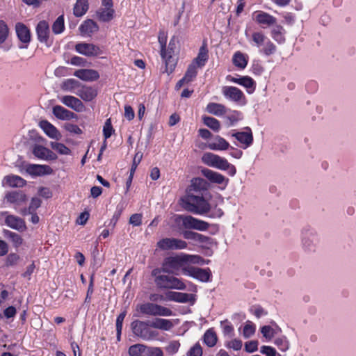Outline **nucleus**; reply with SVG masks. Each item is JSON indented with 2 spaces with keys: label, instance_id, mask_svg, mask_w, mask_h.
Returning a JSON list of instances; mask_svg holds the SVG:
<instances>
[{
  "label": "nucleus",
  "instance_id": "13d9d810",
  "mask_svg": "<svg viewBox=\"0 0 356 356\" xmlns=\"http://www.w3.org/2000/svg\"><path fill=\"white\" fill-rule=\"evenodd\" d=\"M64 27V17L63 15H60L54 22L52 31L55 34H60L63 31Z\"/></svg>",
  "mask_w": 356,
  "mask_h": 356
},
{
  "label": "nucleus",
  "instance_id": "9b49d317",
  "mask_svg": "<svg viewBox=\"0 0 356 356\" xmlns=\"http://www.w3.org/2000/svg\"><path fill=\"white\" fill-rule=\"evenodd\" d=\"M141 314L149 316H171L170 309L153 302H146L138 306L137 309Z\"/></svg>",
  "mask_w": 356,
  "mask_h": 356
},
{
  "label": "nucleus",
  "instance_id": "72a5a7b5",
  "mask_svg": "<svg viewBox=\"0 0 356 356\" xmlns=\"http://www.w3.org/2000/svg\"><path fill=\"white\" fill-rule=\"evenodd\" d=\"M149 325L153 328L161 330L163 331H169L174 326L171 320L159 318H154L149 323Z\"/></svg>",
  "mask_w": 356,
  "mask_h": 356
},
{
  "label": "nucleus",
  "instance_id": "39448f33",
  "mask_svg": "<svg viewBox=\"0 0 356 356\" xmlns=\"http://www.w3.org/2000/svg\"><path fill=\"white\" fill-rule=\"evenodd\" d=\"M167 38L164 33H159V42L161 44V56L162 58L163 61L165 63V72L168 74H170L173 72L177 65V59L173 56V50L171 47L172 42L170 41L169 43L168 48H165Z\"/></svg>",
  "mask_w": 356,
  "mask_h": 356
},
{
  "label": "nucleus",
  "instance_id": "aec40b11",
  "mask_svg": "<svg viewBox=\"0 0 356 356\" xmlns=\"http://www.w3.org/2000/svg\"><path fill=\"white\" fill-rule=\"evenodd\" d=\"M60 102L66 106L73 109L76 112H83L85 111V106L79 98L72 95H65L60 97Z\"/></svg>",
  "mask_w": 356,
  "mask_h": 356
},
{
  "label": "nucleus",
  "instance_id": "5fc2aeb1",
  "mask_svg": "<svg viewBox=\"0 0 356 356\" xmlns=\"http://www.w3.org/2000/svg\"><path fill=\"white\" fill-rule=\"evenodd\" d=\"M242 86L246 89L248 93L252 94L255 90L256 83L251 77L248 76H243Z\"/></svg>",
  "mask_w": 356,
  "mask_h": 356
},
{
  "label": "nucleus",
  "instance_id": "4468645a",
  "mask_svg": "<svg viewBox=\"0 0 356 356\" xmlns=\"http://www.w3.org/2000/svg\"><path fill=\"white\" fill-rule=\"evenodd\" d=\"M4 200L8 204L13 205L15 210H17L18 207L27 202L28 197L22 191H12L5 194Z\"/></svg>",
  "mask_w": 356,
  "mask_h": 356
},
{
  "label": "nucleus",
  "instance_id": "2f4dec72",
  "mask_svg": "<svg viewBox=\"0 0 356 356\" xmlns=\"http://www.w3.org/2000/svg\"><path fill=\"white\" fill-rule=\"evenodd\" d=\"M98 30V25L92 19L84 21L79 26V31L83 36H90L92 33L97 32Z\"/></svg>",
  "mask_w": 356,
  "mask_h": 356
},
{
  "label": "nucleus",
  "instance_id": "20e7f679",
  "mask_svg": "<svg viewBox=\"0 0 356 356\" xmlns=\"http://www.w3.org/2000/svg\"><path fill=\"white\" fill-rule=\"evenodd\" d=\"M183 254L180 253L165 258L162 264L161 271L176 275L181 273L184 275V269L187 268L188 265L185 264Z\"/></svg>",
  "mask_w": 356,
  "mask_h": 356
},
{
  "label": "nucleus",
  "instance_id": "4d7b16f0",
  "mask_svg": "<svg viewBox=\"0 0 356 356\" xmlns=\"http://www.w3.org/2000/svg\"><path fill=\"white\" fill-rule=\"evenodd\" d=\"M260 330L263 337L268 341L271 340L275 334H277L276 330L270 325H264L261 327Z\"/></svg>",
  "mask_w": 356,
  "mask_h": 356
},
{
  "label": "nucleus",
  "instance_id": "473e14b6",
  "mask_svg": "<svg viewBox=\"0 0 356 356\" xmlns=\"http://www.w3.org/2000/svg\"><path fill=\"white\" fill-rule=\"evenodd\" d=\"M209 59V51L206 44H203L199 49L197 57L193 60L191 64L197 67H202L205 65Z\"/></svg>",
  "mask_w": 356,
  "mask_h": 356
},
{
  "label": "nucleus",
  "instance_id": "c85d7f7f",
  "mask_svg": "<svg viewBox=\"0 0 356 356\" xmlns=\"http://www.w3.org/2000/svg\"><path fill=\"white\" fill-rule=\"evenodd\" d=\"M33 153L36 157L44 160H54L56 159V156L53 152L42 145H35L33 147Z\"/></svg>",
  "mask_w": 356,
  "mask_h": 356
},
{
  "label": "nucleus",
  "instance_id": "f704fd0d",
  "mask_svg": "<svg viewBox=\"0 0 356 356\" xmlns=\"http://www.w3.org/2000/svg\"><path fill=\"white\" fill-rule=\"evenodd\" d=\"M182 235L185 239L192 240L201 244L208 243L209 241L210 240L208 236L189 230L184 231L182 232Z\"/></svg>",
  "mask_w": 356,
  "mask_h": 356
},
{
  "label": "nucleus",
  "instance_id": "e433bc0d",
  "mask_svg": "<svg viewBox=\"0 0 356 356\" xmlns=\"http://www.w3.org/2000/svg\"><path fill=\"white\" fill-rule=\"evenodd\" d=\"M248 61V56L241 51L234 53L232 57L233 64L238 68L244 69L246 67Z\"/></svg>",
  "mask_w": 356,
  "mask_h": 356
},
{
  "label": "nucleus",
  "instance_id": "7c9ffc66",
  "mask_svg": "<svg viewBox=\"0 0 356 356\" xmlns=\"http://www.w3.org/2000/svg\"><path fill=\"white\" fill-rule=\"evenodd\" d=\"M52 112L56 118L62 120H70L76 117L73 112L59 105L54 106Z\"/></svg>",
  "mask_w": 356,
  "mask_h": 356
},
{
  "label": "nucleus",
  "instance_id": "7ed1b4c3",
  "mask_svg": "<svg viewBox=\"0 0 356 356\" xmlns=\"http://www.w3.org/2000/svg\"><path fill=\"white\" fill-rule=\"evenodd\" d=\"M301 248L307 254L316 252L320 243V236L312 228H305L301 231Z\"/></svg>",
  "mask_w": 356,
  "mask_h": 356
},
{
  "label": "nucleus",
  "instance_id": "49530a36",
  "mask_svg": "<svg viewBox=\"0 0 356 356\" xmlns=\"http://www.w3.org/2000/svg\"><path fill=\"white\" fill-rule=\"evenodd\" d=\"M183 257L184 258L186 265L192 266L191 264H204V259L199 255L184 253Z\"/></svg>",
  "mask_w": 356,
  "mask_h": 356
},
{
  "label": "nucleus",
  "instance_id": "e2e57ef3",
  "mask_svg": "<svg viewBox=\"0 0 356 356\" xmlns=\"http://www.w3.org/2000/svg\"><path fill=\"white\" fill-rule=\"evenodd\" d=\"M242 346V341L238 339H234L225 343V346L227 348L233 349L234 350H241Z\"/></svg>",
  "mask_w": 356,
  "mask_h": 356
},
{
  "label": "nucleus",
  "instance_id": "393cba45",
  "mask_svg": "<svg viewBox=\"0 0 356 356\" xmlns=\"http://www.w3.org/2000/svg\"><path fill=\"white\" fill-rule=\"evenodd\" d=\"M36 34L38 40L42 43H47L50 35L49 26L47 22L42 20L37 24Z\"/></svg>",
  "mask_w": 356,
  "mask_h": 356
},
{
  "label": "nucleus",
  "instance_id": "864d4df0",
  "mask_svg": "<svg viewBox=\"0 0 356 356\" xmlns=\"http://www.w3.org/2000/svg\"><path fill=\"white\" fill-rule=\"evenodd\" d=\"M50 146L54 150L56 151L60 154L69 155L71 153V150L63 143L51 142Z\"/></svg>",
  "mask_w": 356,
  "mask_h": 356
},
{
  "label": "nucleus",
  "instance_id": "774afa93",
  "mask_svg": "<svg viewBox=\"0 0 356 356\" xmlns=\"http://www.w3.org/2000/svg\"><path fill=\"white\" fill-rule=\"evenodd\" d=\"M20 257L16 253H10L6 259V265L7 266H13L17 264Z\"/></svg>",
  "mask_w": 356,
  "mask_h": 356
},
{
  "label": "nucleus",
  "instance_id": "8fccbe9b",
  "mask_svg": "<svg viewBox=\"0 0 356 356\" xmlns=\"http://www.w3.org/2000/svg\"><path fill=\"white\" fill-rule=\"evenodd\" d=\"M277 47L269 39H267L259 51L266 56L273 54L276 51Z\"/></svg>",
  "mask_w": 356,
  "mask_h": 356
},
{
  "label": "nucleus",
  "instance_id": "de8ad7c7",
  "mask_svg": "<svg viewBox=\"0 0 356 356\" xmlns=\"http://www.w3.org/2000/svg\"><path fill=\"white\" fill-rule=\"evenodd\" d=\"M267 39L266 35L260 31L254 32L252 34V40L254 45L259 49L262 47Z\"/></svg>",
  "mask_w": 356,
  "mask_h": 356
},
{
  "label": "nucleus",
  "instance_id": "f03ea898",
  "mask_svg": "<svg viewBox=\"0 0 356 356\" xmlns=\"http://www.w3.org/2000/svg\"><path fill=\"white\" fill-rule=\"evenodd\" d=\"M201 159L203 163L209 167L220 170H227L231 176H234L236 172L234 165L229 163L226 159L213 153L205 152L202 154Z\"/></svg>",
  "mask_w": 356,
  "mask_h": 356
},
{
  "label": "nucleus",
  "instance_id": "9d476101",
  "mask_svg": "<svg viewBox=\"0 0 356 356\" xmlns=\"http://www.w3.org/2000/svg\"><path fill=\"white\" fill-rule=\"evenodd\" d=\"M0 224L20 232L26 229L25 220L17 216L10 214L8 211H0Z\"/></svg>",
  "mask_w": 356,
  "mask_h": 356
},
{
  "label": "nucleus",
  "instance_id": "a19ab883",
  "mask_svg": "<svg viewBox=\"0 0 356 356\" xmlns=\"http://www.w3.org/2000/svg\"><path fill=\"white\" fill-rule=\"evenodd\" d=\"M206 109L208 113L216 116H222L226 113L225 106L218 103H209Z\"/></svg>",
  "mask_w": 356,
  "mask_h": 356
},
{
  "label": "nucleus",
  "instance_id": "4c0bfd02",
  "mask_svg": "<svg viewBox=\"0 0 356 356\" xmlns=\"http://www.w3.org/2000/svg\"><path fill=\"white\" fill-rule=\"evenodd\" d=\"M41 200L36 197H32L29 203V207L22 208L18 212L22 216L29 215V213L35 212L36 210L41 206Z\"/></svg>",
  "mask_w": 356,
  "mask_h": 356
},
{
  "label": "nucleus",
  "instance_id": "3c124183",
  "mask_svg": "<svg viewBox=\"0 0 356 356\" xmlns=\"http://www.w3.org/2000/svg\"><path fill=\"white\" fill-rule=\"evenodd\" d=\"M274 344L282 352L288 350L290 346L289 341L285 336L277 337L274 340Z\"/></svg>",
  "mask_w": 356,
  "mask_h": 356
},
{
  "label": "nucleus",
  "instance_id": "09e8293b",
  "mask_svg": "<svg viewBox=\"0 0 356 356\" xmlns=\"http://www.w3.org/2000/svg\"><path fill=\"white\" fill-rule=\"evenodd\" d=\"M203 122L214 131L218 132L220 129V122L214 118L205 116L203 118Z\"/></svg>",
  "mask_w": 356,
  "mask_h": 356
},
{
  "label": "nucleus",
  "instance_id": "f3484780",
  "mask_svg": "<svg viewBox=\"0 0 356 356\" xmlns=\"http://www.w3.org/2000/svg\"><path fill=\"white\" fill-rule=\"evenodd\" d=\"M75 50L86 56H97L102 54L101 48L92 43L80 42L76 44Z\"/></svg>",
  "mask_w": 356,
  "mask_h": 356
},
{
  "label": "nucleus",
  "instance_id": "ddd939ff",
  "mask_svg": "<svg viewBox=\"0 0 356 356\" xmlns=\"http://www.w3.org/2000/svg\"><path fill=\"white\" fill-rule=\"evenodd\" d=\"M223 96L228 100L239 105L246 104V98L242 90L234 86H223L222 88Z\"/></svg>",
  "mask_w": 356,
  "mask_h": 356
},
{
  "label": "nucleus",
  "instance_id": "6e6d98bb",
  "mask_svg": "<svg viewBox=\"0 0 356 356\" xmlns=\"http://www.w3.org/2000/svg\"><path fill=\"white\" fill-rule=\"evenodd\" d=\"M255 330V325L252 322L248 321L245 323L243 329V336L244 337V338L248 339L254 334Z\"/></svg>",
  "mask_w": 356,
  "mask_h": 356
},
{
  "label": "nucleus",
  "instance_id": "a18cd8bd",
  "mask_svg": "<svg viewBox=\"0 0 356 356\" xmlns=\"http://www.w3.org/2000/svg\"><path fill=\"white\" fill-rule=\"evenodd\" d=\"M81 83L76 79H69L65 80L62 84V88L67 91L75 92V90H79Z\"/></svg>",
  "mask_w": 356,
  "mask_h": 356
},
{
  "label": "nucleus",
  "instance_id": "58836bf2",
  "mask_svg": "<svg viewBox=\"0 0 356 356\" xmlns=\"http://www.w3.org/2000/svg\"><path fill=\"white\" fill-rule=\"evenodd\" d=\"M284 33L285 31L281 25H275L270 31L271 37L279 44L285 42Z\"/></svg>",
  "mask_w": 356,
  "mask_h": 356
},
{
  "label": "nucleus",
  "instance_id": "bb28decb",
  "mask_svg": "<svg viewBox=\"0 0 356 356\" xmlns=\"http://www.w3.org/2000/svg\"><path fill=\"white\" fill-rule=\"evenodd\" d=\"M26 171L29 174L35 176L51 175L53 173L52 168L47 165H29L26 168Z\"/></svg>",
  "mask_w": 356,
  "mask_h": 356
},
{
  "label": "nucleus",
  "instance_id": "f8f14e48",
  "mask_svg": "<svg viewBox=\"0 0 356 356\" xmlns=\"http://www.w3.org/2000/svg\"><path fill=\"white\" fill-rule=\"evenodd\" d=\"M184 275L193 277L202 282H208L211 277V271L209 268H200L188 265L184 269Z\"/></svg>",
  "mask_w": 356,
  "mask_h": 356
},
{
  "label": "nucleus",
  "instance_id": "dca6fc26",
  "mask_svg": "<svg viewBox=\"0 0 356 356\" xmlns=\"http://www.w3.org/2000/svg\"><path fill=\"white\" fill-rule=\"evenodd\" d=\"M231 136L240 143V146L243 149H247L253 143L252 132L249 127H245L243 131H233Z\"/></svg>",
  "mask_w": 356,
  "mask_h": 356
},
{
  "label": "nucleus",
  "instance_id": "ea45409f",
  "mask_svg": "<svg viewBox=\"0 0 356 356\" xmlns=\"http://www.w3.org/2000/svg\"><path fill=\"white\" fill-rule=\"evenodd\" d=\"M88 0H76L73 8L74 15L76 17H81L86 14L88 10Z\"/></svg>",
  "mask_w": 356,
  "mask_h": 356
},
{
  "label": "nucleus",
  "instance_id": "a211bd4d",
  "mask_svg": "<svg viewBox=\"0 0 356 356\" xmlns=\"http://www.w3.org/2000/svg\"><path fill=\"white\" fill-rule=\"evenodd\" d=\"M252 19L261 26H270L277 22V19L275 17L261 10L254 12Z\"/></svg>",
  "mask_w": 356,
  "mask_h": 356
},
{
  "label": "nucleus",
  "instance_id": "0eeeda50",
  "mask_svg": "<svg viewBox=\"0 0 356 356\" xmlns=\"http://www.w3.org/2000/svg\"><path fill=\"white\" fill-rule=\"evenodd\" d=\"M149 323L145 321L136 320L131 324L133 333L145 341H150L154 339L159 335V333L151 330Z\"/></svg>",
  "mask_w": 356,
  "mask_h": 356
},
{
  "label": "nucleus",
  "instance_id": "1a4fd4ad",
  "mask_svg": "<svg viewBox=\"0 0 356 356\" xmlns=\"http://www.w3.org/2000/svg\"><path fill=\"white\" fill-rule=\"evenodd\" d=\"M177 223H181L186 229H193L198 231H206L210 225L204 220L195 218L191 216L177 215L175 216Z\"/></svg>",
  "mask_w": 356,
  "mask_h": 356
},
{
  "label": "nucleus",
  "instance_id": "a878e982",
  "mask_svg": "<svg viewBox=\"0 0 356 356\" xmlns=\"http://www.w3.org/2000/svg\"><path fill=\"white\" fill-rule=\"evenodd\" d=\"M74 76L84 81H94L99 78V72L92 69H80L74 72Z\"/></svg>",
  "mask_w": 356,
  "mask_h": 356
},
{
  "label": "nucleus",
  "instance_id": "052dcab7",
  "mask_svg": "<svg viewBox=\"0 0 356 356\" xmlns=\"http://www.w3.org/2000/svg\"><path fill=\"white\" fill-rule=\"evenodd\" d=\"M143 157V154L140 152H137L135 154V156L134 158L133 164L131 165V170H130V176H129V180L131 181L132 177L134 176V174L136 171V169L138 166V165L140 163L141 159Z\"/></svg>",
  "mask_w": 356,
  "mask_h": 356
},
{
  "label": "nucleus",
  "instance_id": "79ce46f5",
  "mask_svg": "<svg viewBox=\"0 0 356 356\" xmlns=\"http://www.w3.org/2000/svg\"><path fill=\"white\" fill-rule=\"evenodd\" d=\"M147 346L143 343H136L129 348V356H146Z\"/></svg>",
  "mask_w": 356,
  "mask_h": 356
},
{
  "label": "nucleus",
  "instance_id": "37998d69",
  "mask_svg": "<svg viewBox=\"0 0 356 356\" xmlns=\"http://www.w3.org/2000/svg\"><path fill=\"white\" fill-rule=\"evenodd\" d=\"M217 335L213 329L207 330L203 336L204 343L209 347H213L217 343Z\"/></svg>",
  "mask_w": 356,
  "mask_h": 356
},
{
  "label": "nucleus",
  "instance_id": "c03bdc74",
  "mask_svg": "<svg viewBox=\"0 0 356 356\" xmlns=\"http://www.w3.org/2000/svg\"><path fill=\"white\" fill-rule=\"evenodd\" d=\"M114 13L113 8H101L97 12V16L102 22H109L113 18Z\"/></svg>",
  "mask_w": 356,
  "mask_h": 356
},
{
  "label": "nucleus",
  "instance_id": "603ef678",
  "mask_svg": "<svg viewBox=\"0 0 356 356\" xmlns=\"http://www.w3.org/2000/svg\"><path fill=\"white\" fill-rule=\"evenodd\" d=\"M10 29L3 20H0V45L3 44L8 38Z\"/></svg>",
  "mask_w": 356,
  "mask_h": 356
},
{
  "label": "nucleus",
  "instance_id": "680f3d73",
  "mask_svg": "<svg viewBox=\"0 0 356 356\" xmlns=\"http://www.w3.org/2000/svg\"><path fill=\"white\" fill-rule=\"evenodd\" d=\"M207 182L202 178H195L192 180L191 187L195 191H201L206 188Z\"/></svg>",
  "mask_w": 356,
  "mask_h": 356
},
{
  "label": "nucleus",
  "instance_id": "6ab92c4d",
  "mask_svg": "<svg viewBox=\"0 0 356 356\" xmlns=\"http://www.w3.org/2000/svg\"><path fill=\"white\" fill-rule=\"evenodd\" d=\"M201 172L212 183L223 185L225 187L228 184L229 179L218 172L213 171L208 168H204L201 170Z\"/></svg>",
  "mask_w": 356,
  "mask_h": 356
},
{
  "label": "nucleus",
  "instance_id": "c756f323",
  "mask_svg": "<svg viewBox=\"0 0 356 356\" xmlns=\"http://www.w3.org/2000/svg\"><path fill=\"white\" fill-rule=\"evenodd\" d=\"M167 299L178 302H189L194 301V296L190 293L170 291L166 294Z\"/></svg>",
  "mask_w": 356,
  "mask_h": 356
},
{
  "label": "nucleus",
  "instance_id": "423d86ee",
  "mask_svg": "<svg viewBox=\"0 0 356 356\" xmlns=\"http://www.w3.org/2000/svg\"><path fill=\"white\" fill-rule=\"evenodd\" d=\"M155 276V284L161 289L184 290L186 286L181 279L172 275H156V270L153 271Z\"/></svg>",
  "mask_w": 356,
  "mask_h": 356
},
{
  "label": "nucleus",
  "instance_id": "412c9836",
  "mask_svg": "<svg viewBox=\"0 0 356 356\" xmlns=\"http://www.w3.org/2000/svg\"><path fill=\"white\" fill-rule=\"evenodd\" d=\"M26 184V180L15 175H6L1 181V185L3 187L22 188Z\"/></svg>",
  "mask_w": 356,
  "mask_h": 356
},
{
  "label": "nucleus",
  "instance_id": "0e129e2a",
  "mask_svg": "<svg viewBox=\"0 0 356 356\" xmlns=\"http://www.w3.org/2000/svg\"><path fill=\"white\" fill-rule=\"evenodd\" d=\"M114 131L113 128L111 124V119H107L105 122V124L103 127V134L105 138V140L108 139L111 136L113 132Z\"/></svg>",
  "mask_w": 356,
  "mask_h": 356
},
{
  "label": "nucleus",
  "instance_id": "bf43d9fd",
  "mask_svg": "<svg viewBox=\"0 0 356 356\" xmlns=\"http://www.w3.org/2000/svg\"><path fill=\"white\" fill-rule=\"evenodd\" d=\"M197 67L193 64L189 65L187 71L184 76L185 79H186V81L191 82L196 76L197 74Z\"/></svg>",
  "mask_w": 356,
  "mask_h": 356
},
{
  "label": "nucleus",
  "instance_id": "6e6552de",
  "mask_svg": "<svg viewBox=\"0 0 356 356\" xmlns=\"http://www.w3.org/2000/svg\"><path fill=\"white\" fill-rule=\"evenodd\" d=\"M177 223H181L186 229H193L198 231H206L210 225L204 220L195 218L191 216L177 215L175 216Z\"/></svg>",
  "mask_w": 356,
  "mask_h": 356
},
{
  "label": "nucleus",
  "instance_id": "338daca9",
  "mask_svg": "<svg viewBox=\"0 0 356 356\" xmlns=\"http://www.w3.org/2000/svg\"><path fill=\"white\" fill-rule=\"evenodd\" d=\"M187 356H202V348L199 343H196L193 347H191L188 353Z\"/></svg>",
  "mask_w": 356,
  "mask_h": 356
},
{
  "label": "nucleus",
  "instance_id": "b1692460",
  "mask_svg": "<svg viewBox=\"0 0 356 356\" xmlns=\"http://www.w3.org/2000/svg\"><path fill=\"white\" fill-rule=\"evenodd\" d=\"M40 127L43 130L45 134L50 138L60 140L62 138L60 132L58 129L47 120H42L39 123Z\"/></svg>",
  "mask_w": 356,
  "mask_h": 356
},
{
  "label": "nucleus",
  "instance_id": "cd10ccee",
  "mask_svg": "<svg viewBox=\"0 0 356 356\" xmlns=\"http://www.w3.org/2000/svg\"><path fill=\"white\" fill-rule=\"evenodd\" d=\"M229 143L220 136H216L207 145V147L211 150L215 151H224L229 149Z\"/></svg>",
  "mask_w": 356,
  "mask_h": 356
},
{
  "label": "nucleus",
  "instance_id": "c9c22d12",
  "mask_svg": "<svg viewBox=\"0 0 356 356\" xmlns=\"http://www.w3.org/2000/svg\"><path fill=\"white\" fill-rule=\"evenodd\" d=\"M3 234L15 248H18L22 245L24 240L17 233L6 229L3 231Z\"/></svg>",
  "mask_w": 356,
  "mask_h": 356
},
{
  "label": "nucleus",
  "instance_id": "4be33fe9",
  "mask_svg": "<svg viewBox=\"0 0 356 356\" xmlns=\"http://www.w3.org/2000/svg\"><path fill=\"white\" fill-rule=\"evenodd\" d=\"M15 32L18 39L25 44L24 47L20 48H26L31 42V32L28 27L21 22H17L15 24Z\"/></svg>",
  "mask_w": 356,
  "mask_h": 356
},
{
  "label": "nucleus",
  "instance_id": "69168bd1",
  "mask_svg": "<svg viewBox=\"0 0 356 356\" xmlns=\"http://www.w3.org/2000/svg\"><path fill=\"white\" fill-rule=\"evenodd\" d=\"M146 356H163V352L159 347L147 346Z\"/></svg>",
  "mask_w": 356,
  "mask_h": 356
},
{
  "label": "nucleus",
  "instance_id": "2eb2a0df",
  "mask_svg": "<svg viewBox=\"0 0 356 356\" xmlns=\"http://www.w3.org/2000/svg\"><path fill=\"white\" fill-rule=\"evenodd\" d=\"M187 246L185 241L175 238H165L157 243V247L162 250H184Z\"/></svg>",
  "mask_w": 356,
  "mask_h": 356
},
{
  "label": "nucleus",
  "instance_id": "5701e85b",
  "mask_svg": "<svg viewBox=\"0 0 356 356\" xmlns=\"http://www.w3.org/2000/svg\"><path fill=\"white\" fill-rule=\"evenodd\" d=\"M74 93L83 101L90 102L97 97V90L93 87L81 84L79 89L74 92Z\"/></svg>",
  "mask_w": 356,
  "mask_h": 356
},
{
  "label": "nucleus",
  "instance_id": "f257e3e1",
  "mask_svg": "<svg viewBox=\"0 0 356 356\" xmlns=\"http://www.w3.org/2000/svg\"><path fill=\"white\" fill-rule=\"evenodd\" d=\"M182 207L186 211L197 215H205L211 209V205L202 196L187 195L181 199Z\"/></svg>",
  "mask_w": 356,
  "mask_h": 356
}]
</instances>
